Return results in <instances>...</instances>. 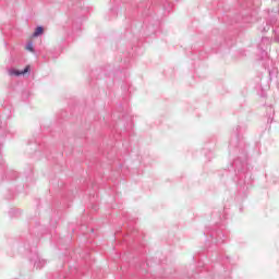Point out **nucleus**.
I'll list each match as a JSON object with an SVG mask.
<instances>
[{"instance_id":"obj_1","label":"nucleus","mask_w":279,"mask_h":279,"mask_svg":"<svg viewBox=\"0 0 279 279\" xmlns=\"http://www.w3.org/2000/svg\"><path fill=\"white\" fill-rule=\"evenodd\" d=\"M25 73H29V65H27L24 70H10L9 75H14L15 77H19L20 75H25Z\"/></svg>"},{"instance_id":"obj_2","label":"nucleus","mask_w":279,"mask_h":279,"mask_svg":"<svg viewBox=\"0 0 279 279\" xmlns=\"http://www.w3.org/2000/svg\"><path fill=\"white\" fill-rule=\"evenodd\" d=\"M43 34H45V27L43 26H37L35 28V32L32 33V36H43Z\"/></svg>"},{"instance_id":"obj_3","label":"nucleus","mask_w":279,"mask_h":279,"mask_svg":"<svg viewBox=\"0 0 279 279\" xmlns=\"http://www.w3.org/2000/svg\"><path fill=\"white\" fill-rule=\"evenodd\" d=\"M26 50L31 51V53H36V50H34V43L33 41L27 43Z\"/></svg>"},{"instance_id":"obj_4","label":"nucleus","mask_w":279,"mask_h":279,"mask_svg":"<svg viewBox=\"0 0 279 279\" xmlns=\"http://www.w3.org/2000/svg\"><path fill=\"white\" fill-rule=\"evenodd\" d=\"M45 260L44 259H38V262H35V267L36 269H43L45 267Z\"/></svg>"},{"instance_id":"obj_5","label":"nucleus","mask_w":279,"mask_h":279,"mask_svg":"<svg viewBox=\"0 0 279 279\" xmlns=\"http://www.w3.org/2000/svg\"><path fill=\"white\" fill-rule=\"evenodd\" d=\"M275 43L279 44V36L275 38Z\"/></svg>"},{"instance_id":"obj_6","label":"nucleus","mask_w":279,"mask_h":279,"mask_svg":"<svg viewBox=\"0 0 279 279\" xmlns=\"http://www.w3.org/2000/svg\"><path fill=\"white\" fill-rule=\"evenodd\" d=\"M262 40H267V38L263 37Z\"/></svg>"}]
</instances>
